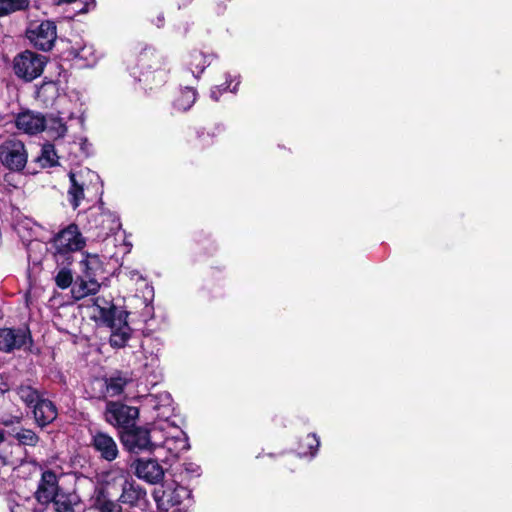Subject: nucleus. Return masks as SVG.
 <instances>
[{
	"mask_svg": "<svg viewBox=\"0 0 512 512\" xmlns=\"http://www.w3.org/2000/svg\"><path fill=\"white\" fill-rule=\"evenodd\" d=\"M50 245L57 265L71 264L73 254L82 251L86 246V238L78 225L71 223L51 238Z\"/></svg>",
	"mask_w": 512,
	"mask_h": 512,
	"instance_id": "obj_2",
	"label": "nucleus"
},
{
	"mask_svg": "<svg viewBox=\"0 0 512 512\" xmlns=\"http://www.w3.org/2000/svg\"><path fill=\"white\" fill-rule=\"evenodd\" d=\"M68 265L69 264L61 265L62 267L59 268L54 276L55 283L60 289H67L70 286L72 287L75 281L71 269L67 267Z\"/></svg>",
	"mask_w": 512,
	"mask_h": 512,
	"instance_id": "obj_36",
	"label": "nucleus"
},
{
	"mask_svg": "<svg viewBox=\"0 0 512 512\" xmlns=\"http://www.w3.org/2000/svg\"><path fill=\"white\" fill-rule=\"evenodd\" d=\"M139 68L141 69L138 81L144 89H153L162 86L168 79L169 67L167 58L160 52L148 48L139 56Z\"/></svg>",
	"mask_w": 512,
	"mask_h": 512,
	"instance_id": "obj_3",
	"label": "nucleus"
},
{
	"mask_svg": "<svg viewBox=\"0 0 512 512\" xmlns=\"http://www.w3.org/2000/svg\"><path fill=\"white\" fill-rule=\"evenodd\" d=\"M152 432L154 439L157 440L156 448L167 450L173 458L178 457L181 452L189 448L186 433L171 422H158Z\"/></svg>",
	"mask_w": 512,
	"mask_h": 512,
	"instance_id": "obj_5",
	"label": "nucleus"
},
{
	"mask_svg": "<svg viewBox=\"0 0 512 512\" xmlns=\"http://www.w3.org/2000/svg\"><path fill=\"white\" fill-rule=\"evenodd\" d=\"M5 481V477L2 475V473L0 472V490L3 488V483Z\"/></svg>",
	"mask_w": 512,
	"mask_h": 512,
	"instance_id": "obj_42",
	"label": "nucleus"
},
{
	"mask_svg": "<svg viewBox=\"0 0 512 512\" xmlns=\"http://www.w3.org/2000/svg\"><path fill=\"white\" fill-rule=\"evenodd\" d=\"M70 54L78 60L83 61L82 66L92 67L97 62V55L92 45L72 46Z\"/></svg>",
	"mask_w": 512,
	"mask_h": 512,
	"instance_id": "obj_26",
	"label": "nucleus"
},
{
	"mask_svg": "<svg viewBox=\"0 0 512 512\" xmlns=\"http://www.w3.org/2000/svg\"><path fill=\"white\" fill-rule=\"evenodd\" d=\"M0 162L9 170H22L27 163L24 144L16 139H9L1 143Z\"/></svg>",
	"mask_w": 512,
	"mask_h": 512,
	"instance_id": "obj_12",
	"label": "nucleus"
},
{
	"mask_svg": "<svg viewBox=\"0 0 512 512\" xmlns=\"http://www.w3.org/2000/svg\"><path fill=\"white\" fill-rule=\"evenodd\" d=\"M91 446L101 459L108 462L114 461L119 455L116 441L112 436L102 431H96L92 435Z\"/></svg>",
	"mask_w": 512,
	"mask_h": 512,
	"instance_id": "obj_16",
	"label": "nucleus"
},
{
	"mask_svg": "<svg viewBox=\"0 0 512 512\" xmlns=\"http://www.w3.org/2000/svg\"><path fill=\"white\" fill-rule=\"evenodd\" d=\"M19 398L28 406L33 408L43 397L40 393L28 385H21L17 389Z\"/></svg>",
	"mask_w": 512,
	"mask_h": 512,
	"instance_id": "obj_34",
	"label": "nucleus"
},
{
	"mask_svg": "<svg viewBox=\"0 0 512 512\" xmlns=\"http://www.w3.org/2000/svg\"><path fill=\"white\" fill-rule=\"evenodd\" d=\"M45 66V58L32 51L18 54L13 61L14 73L25 81H32L39 77Z\"/></svg>",
	"mask_w": 512,
	"mask_h": 512,
	"instance_id": "obj_8",
	"label": "nucleus"
},
{
	"mask_svg": "<svg viewBox=\"0 0 512 512\" xmlns=\"http://www.w3.org/2000/svg\"><path fill=\"white\" fill-rule=\"evenodd\" d=\"M135 474L150 484H157L164 478V469L155 459L141 458L135 462Z\"/></svg>",
	"mask_w": 512,
	"mask_h": 512,
	"instance_id": "obj_18",
	"label": "nucleus"
},
{
	"mask_svg": "<svg viewBox=\"0 0 512 512\" xmlns=\"http://www.w3.org/2000/svg\"><path fill=\"white\" fill-rule=\"evenodd\" d=\"M64 495L59 494L57 499L51 500L50 503L56 512H74V508L71 503L64 499Z\"/></svg>",
	"mask_w": 512,
	"mask_h": 512,
	"instance_id": "obj_38",
	"label": "nucleus"
},
{
	"mask_svg": "<svg viewBox=\"0 0 512 512\" xmlns=\"http://www.w3.org/2000/svg\"><path fill=\"white\" fill-rule=\"evenodd\" d=\"M30 5V0H0V17L24 11Z\"/></svg>",
	"mask_w": 512,
	"mask_h": 512,
	"instance_id": "obj_33",
	"label": "nucleus"
},
{
	"mask_svg": "<svg viewBox=\"0 0 512 512\" xmlns=\"http://www.w3.org/2000/svg\"><path fill=\"white\" fill-rule=\"evenodd\" d=\"M108 479H112L118 484L122 493L119 500L123 504H127L131 507H141L146 502V492L139 485L133 481H129L123 470H117L110 472L107 475Z\"/></svg>",
	"mask_w": 512,
	"mask_h": 512,
	"instance_id": "obj_9",
	"label": "nucleus"
},
{
	"mask_svg": "<svg viewBox=\"0 0 512 512\" xmlns=\"http://www.w3.org/2000/svg\"><path fill=\"white\" fill-rule=\"evenodd\" d=\"M215 55L202 51H193L189 54L187 69L195 79H199L204 70L211 65Z\"/></svg>",
	"mask_w": 512,
	"mask_h": 512,
	"instance_id": "obj_21",
	"label": "nucleus"
},
{
	"mask_svg": "<svg viewBox=\"0 0 512 512\" xmlns=\"http://www.w3.org/2000/svg\"><path fill=\"white\" fill-rule=\"evenodd\" d=\"M7 504L10 512H36L37 501L34 497L16 494L8 498Z\"/></svg>",
	"mask_w": 512,
	"mask_h": 512,
	"instance_id": "obj_25",
	"label": "nucleus"
},
{
	"mask_svg": "<svg viewBox=\"0 0 512 512\" xmlns=\"http://www.w3.org/2000/svg\"><path fill=\"white\" fill-rule=\"evenodd\" d=\"M41 167H53L58 163V156L52 144H45L41 149V154L37 158Z\"/></svg>",
	"mask_w": 512,
	"mask_h": 512,
	"instance_id": "obj_35",
	"label": "nucleus"
},
{
	"mask_svg": "<svg viewBox=\"0 0 512 512\" xmlns=\"http://www.w3.org/2000/svg\"><path fill=\"white\" fill-rule=\"evenodd\" d=\"M240 84V80L237 76H231L228 74L226 76V81L224 84L217 85L211 88L210 90V97L214 101H218L220 99V96L226 92L230 91L231 93H236L238 90V86Z\"/></svg>",
	"mask_w": 512,
	"mask_h": 512,
	"instance_id": "obj_31",
	"label": "nucleus"
},
{
	"mask_svg": "<svg viewBox=\"0 0 512 512\" xmlns=\"http://www.w3.org/2000/svg\"><path fill=\"white\" fill-rule=\"evenodd\" d=\"M42 243L39 242V241H36V240H31L28 244H27V253H28V257L29 258H32V252L33 250L37 249V248H40L42 247Z\"/></svg>",
	"mask_w": 512,
	"mask_h": 512,
	"instance_id": "obj_39",
	"label": "nucleus"
},
{
	"mask_svg": "<svg viewBox=\"0 0 512 512\" xmlns=\"http://www.w3.org/2000/svg\"><path fill=\"white\" fill-rule=\"evenodd\" d=\"M126 275L131 279V280H143V277L142 275L137 271V270H129Z\"/></svg>",
	"mask_w": 512,
	"mask_h": 512,
	"instance_id": "obj_41",
	"label": "nucleus"
},
{
	"mask_svg": "<svg viewBox=\"0 0 512 512\" xmlns=\"http://www.w3.org/2000/svg\"><path fill=\"white\" fill-rule=\"evenodd\" d=\"M93 318L110 329V345L122 348L130 338L131 329L126 321V313L119 310L111 301L96 298L92 305Z\"/></svg>",
	"mask_w": 512,
	"mask_h": 512,
	"instance_id": "obj_1",
	"label": "nucleus"
},
{
	"mask_svg": "<svg viewBox=\"0 0 512 512\" xmlns=\"http://www.w3.org/2000/svg\"><path fill=\"white\" fill-rule=\"evenodd\" d=\"M151 433L153 432L151 431ZM121 441L131 453L151 450L156 448L157 445V440L154 439L153 434H150L148 429L135 427L134 425L121 432Z\"/></svg>",
	"mask_w": 512,
	"mask_h": 512,
	"instance_id": "obj_11",
	"label": "nucleus"
},
{
	"mask_svg": "<svg viewBox=\"0 0 512 512\" xmlns=\"http://www.w3.org/2000/svg\"><path fill=\"white\" fill-rule=\"evenodd\" d=\"M320 440L315 433H309L299 443L298 454L300 457L313 458L318 452Z\"/></svg>",
	"mask_w": 512,
	"mask_h": 512,
	"instance_id": "obj_27",
	"label": "nucleus"
},
{
	"mask_svg": "<svg viewBox=\"0 0 512 512\" xmlns=\"http://www.w3.org/2000/svg\"><path fill=\"white\" fill-rule=\"evenodd\" d=\"M127 383H128V379L124 376L119 375V376L111 377L107 381V385H106L107 393L110 396H117L123 392Z\"/></svg>",
	"mask_w": 512,
	"mask_h": 512,
	"instance_id": "obj_37",
	"label": "nucleus"
},
{
	"mask_svg": "<svg viewBox=\"0 0 512 512\" xmlns=\"http://www.w3.org/2000/svg\"><path fill=\"white\" fill-rule=\"evenodd\" d=\"M80 276L97 278L102 269V263L97 254L83 253V258L79 262Z\"/></svg>",
	"mask_w": 512,
	"mask_h": 512,
	"instance_id": "obj_24",
	"label": "nucleus"
},
{
	"mask_svg": "<svg viewBox=\"0 0 512 512\" xmlns=\"http://www.w3.org/2000/svg\"><path fill=\"white\" fill-rule=\"evenodd\" d=\"M26 36L35 48L49 51L53 48L57 39L56 24L51 20L32 21L27 27Z\"/></svg>",
	"mask_w": 512,
	"mask_h": 512,
	"instance_id": "obj_7",
	"label": "nucleus"
},
{
	"mask_svg": "<svg viewBox=\"0 0 512 512\" xmlns=\"http://www.w3.org/2000/svg\"><path fill=\"white\" fill-rule=\"evenodd\" d=\"M15 125L18 130L35 135L45 129V116L39 112L25 110L15 117Z\"/></svg>",
	"mask_w": 512,
	"mask_h": 512,
	"instance_id": "obj_17",
	"label": "nucleus"
},
{
	"mask_svg": "<svg viewBox=\"0 0 512 512\" xmlns=\"http://www.w3.org/2000/svg\"><path fill=\"white\" fill-rule=\"evenodd\" d=\"M158 512H187L193 504L191 490L172 483L155 492Z\"/></svg>",
	"mask_w": 512,
	"mask_h": 512,
	"instance_id": "obj_6",
	"label": "nucleus"
},
{
	"mask_svg": "<svg viewBox=\"0 0 512 512\" xmlns=\"http://www.w3.org/2000/svg\"><path fill=\"white\" fill-rule=\"evenodd\" d=\"M7 445H8V441H6L3 438V435L0 433V457L2 455L8 454L7 453Z\"/></svg>",
	"mask_w": 512,
	"mask_h": 512,
	"instance_id": "obj_40",
	"label": "nucleus"
},
{
	"mask_svg": "<svg viewBox=\"0 0 512 512\" xmlns=\"http://www.w3.org/2000/svg\"><path fill=\"white\" fill-rule=\"evenodd\" d=\"M59 494L57 475L50 470L44 471L34 498L37 502L50 503Z\"/></svg>",
	"mask_w": 512,
	"mask_h": 512,
	"instance_id": "obj_19",
	"label": "nucleus"
},
{
	"mask_svg": "<svg viewBox=\"0 0 512 512\" xmlns=\"http://www.w3.org/2000/svg\"><path fill=\"white\" fill-rule=\"evenodd\" d=\"M104 414L106 421L110 425L122 428V431H124L134 425L139 416V410L136 407L120 402L109 401L106 404Z\"/></svg>",
	"mask_w": 512,
	"mask_h": 512,
	"instance_id": "obj_10",
	"label": "nucleus"
},
{
	"mask_svg": "<svg viewBox=\"0 0 512 512\" xmlns=\"http://www.w3.org/2000/svg\"><path fill=\"white\" fill-rule=\"evenodd\" d=\"M186 469L189 470V468H186ZM198 470H199V467L190 468V471L197 473V475H199Z\"/></svg>",
	"mask_w": 512,
	"mask_h": 512,
	"instance_id": "obj_43",
	"label": "nucleus"
},
{
	"mask_svg": "<svg viewBox=\"0 0 512 512\" xmlns=\"http://www.w3.org/2000/svg\"><path fill=\"white\" fill-rule=\"evenodd\" d=\"M17 443L8 442L7 453L1 456V463L14 465L22 460V446H35L39 440L38 436L30 429H21L14 435Z\"/></svg>",
	"mask_w": 512,
	"mask_h": 512,
	"instance_id": "obj_13",
	"label": "nucleus"
},
{
	"mask_svg": "<svg viewBox=\"0 0 512 512\" xmlns=\"http://www.w3.org/2000/svg\"><path fill=\"white\" fill-rule=\"evenodd\" d=\"M48 135L52 138H62L67 133V127L62 118L54 115L45 117V129Z\"/></svg>",
	"mask_w": 512,
	"mask_h": 512,
	"instance_id": "obj_29",
	"label": "nucleus"
},
{
	"mask_svg": "<svg viewBox=\"0 0 512 512\" xmlns=\"http://www.w3.org/2000/svg\"><path fill=\"white\" fill-rule=\"evenodd\" d=\"M121 228V223L117 215L110 211H103L101 213L100 222V235L109 236L110 234L116 233Z\"/></svg>",
	"mask_w": 512,
	"mask_h": 512,
	"instance_id": "obj_28",
	"label": "nucleus"
},
{
	"mask_svg": "<svg viewBox=\"0 0 512 512\" xmlns=\"http://www.w3.org/2000/svg\"><path fill=\"white\" fill-rule=\"evenodd\" d=\"M94 506L98 512H122L121 506L109 499L104 490L96 492Z\"/></svg>",
	"mask_w": 512,
	"mask_h": 512,
	"instance_id": "obj_32",
	"label": "nucleus"
},
{
	"mask_svg": "<svg viewBox=\"0 0 512 512\" xmlns=\"http://www.w3.org/2000/svg\"><path fill=\"white\" fill-rule=\"evenodd\" d=\"M68 178L69 186L67 188V199L70 206L76 210L86 199L88 194L97 192L100 177L96 172L88 168H83L70 171Z\"/></svg>",
	"mask_w": 512,
	"mask_h": 512,
	"instance_id": "obj_4",
	"label": "nucleus"
},
{
	"mask_svg": "<svg viewBox=\"0 0 512 512\" xmlns=\"http://www.w3.org/2000/svg\"><path fill=\"white\" fill-rule=\"evenodd\" d=\"M99 289L100 283L97 278L78 275L73 283L71 293L76 300H80L89 295H95Z\"/></svg>",
	"mask_w": 512,
	"mask_h": 512,
	"instance_id": "obj_20",
	"label": "nucleus"
},
{
	"mask_svg": "<svg viewBox=\"0 0 512 512\" xmlns=\"http://www.w3.org/2000/svg\"><path fill=\"white\" fill-rule=\"evenodd\" d=\"M33 414L36 423L39 426L44 427L56 419L58 412L52 401L42 398L33 407Z\"/></svg>",
	"mask_w": 512,
	"mask_h": 512,
	"instance_id": "obj_22",
	"label": "nucleus"
},
{
	"mask_svg": "<svg viewBox=\"0 0 512 512\" xmlns=\"http://www.w3.org/2000/svg\"><path fill=\"white\" fill-rule=\"evenodd\" d=\"M197 99V91L192 87H185L174 98L172 108L175 112L183 113L191 109Z\"/></svg>",
	"mask_w": 512,
	"mask_h": 512,
	"instance_id": "obj_23",
	"label": "nucleus"
},
{
	"mask_svg": "<svg viewBox=\"0 0 512 512\" xmlns=\"http://www.w3.org/2000/svg\"><path fill=\"white\" fill-rule=\"evenodd\" d=\"M78 120H79V123H80V124H82V123H83V118H82V117H79V118H78Z\"/></svg>",
	"mask_w": 512,
	"mask_h": 512,
	"instance_id": "obj_44",
	"label": "nucleus"
},
{
	"mask_svg": "<svg viewBox=\"0 0 512 512\" xmlns=\"http://www.w3.org/2000/svg\"><path fill=\"white\" fill-rule=\"evenodd\" d=\"M31 341L28 329L3 328L0 329V350L11 352L15 349H21Z\"/></svg>",
	"mask_w": 512,
	"mask_h": 512,
	"instance_id": "obj_15",
	"label": "nucleus"
},
{
	"mask_svg": "<svg viewBox=\"0 0 512 512\" xmlns=\"http://www.w3.org/2000/svg\"><path fill=\"white\" fill-rule=\"evenodd\" d=\"M143 405L156 413L155 417L159 419V422H170L169 418L173 414L174 408L172 397L168 392L146 395L143 398Z\"/></svg>",
	"mask_w": 512,
	"mask_h": 512,
	"instance_id": "obj_14",
	"label": "nucleus"
},
{
	"mask_svg": "<svg viewBox=\"0 0 512 512\" xmlns=\"http://www.w3.org/2000/svg\"><path fill=\"white\" fill-rule=\"evenodd\" d=\"M143 349V359H142V366L145 369V372L147 374L154 375L155 378H157L160 375L159 372V366L160 361L158 354L154 352L153 350H148L145 346V344L142 345Z\"/></svg>",
	"mask_w": 512,
	"mask_h": 512,
	"instance_id": "obj_30",
	"label": "nucleus"
}]
</instances>
